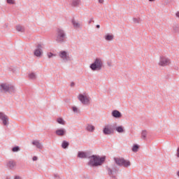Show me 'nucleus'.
<instances>
[{
    "mask_svg": "<svg viewBox=\"0 0 179 179\" xmlns=\"http://www.w3.org/2000/svg\"><path fill=\"white\" fill-rule=\"evenodd\" d=\"M89 154H87L86 152L79 151L78 152V157L80 159H89Z\"/></svg>",
    "mask_w": 179,
    "mask_h": 179,
    "instance_id": "obj_15",
    "label": "nucleus"
},
{
    "mask_svg": "<svg viewBox=\"0 0 179 179\" xmlns=\"http://www.w3.org/2000/svg\"><path fill=\"white\" fill-rule=\"evenodd\" d=\"M96 127L92 124H87L85 127V130L87 132H94Z\"/></svg>",
    "mask_w": 179,
    "mask_h": 179,
    "instance_id": "obj_17",
    "label": "nucleus"
},
{
    "mask_svg": "<svg viewBox=\"0 0 179 179\" xmlns=\"http://www.w3.org/2000/svg\"><path fill=\"white\" fill-rule=\"evenodd\" d=\"M62 148L63 149H68V148H69V142L66 141H63L62 143Z\"/></svg>",
    "mask_w": 179,
    "mask_h": 179,
    "instance_id": "obj_22",
    "label": "nucleus"
},
{
    "mask_svg": "<svg viewBox=\"0 0 179 179\" xmlns=\"http://www.w3.org/2000/svg\"><path fill=\"white\" fill-rule=\"evenodd\" d=\"M177 17H179V12L176 13Z\"/></svg>",
    "mask_w": 179,
    "mask_h": 179,
    "instance_id": "obj_42",
    "label": "nucleus"
},
{
    "mask_svg": "<svg viewBox=\"0 0 179 179\" xmlns=\"http://www.w3.org/2000/svg\"><path fill=\"white\" fill-rule=\"evenodd\" d=\"M14 179H22V178L19 176H16Z\"/></svg>",
    "mask_w": 179,
    "mask_h": 179,
    "instance_id": "obj_38",
    "label": "nucleus"
},
{
    "mask_svg": "<svg viewBox=\"0 0 179 179\" xmlns=\"http://www.w3.org/2000/svg\"><path fill=\"white\" fill-rule=\"evenodd\" d=\"M170 64H171V59H170V58L163 55L159 57V60L158 62V65L159 66H169Z\"/></svg>",
    "mask_w": 179,
    "mask_h": 179,
    "instance_id": "obj_6",
    "label": "nucleus"
},
{
    "mask_svg": "<svg viewBox=\"0 0 179 179\" xmlns=\"http://www.w3.org/2000/svg\"><path fill=\"white\" fill-rule=\"evenodd\" d=\"M17 31H20L21 33L24 32V27H22V25H17L16 27Z\"/></svg>",
    "mask_w": 179,
    "mask_h": 179,
    "instance_id": "obj_24",
    "label": "nucleus"
},
{
    "mask_svg": "<svg viewBox=\"0 0 179 179\" xmlns=\"http://www.w3.org/2000/svg\"><path fill=\"white\" fill-rule=\"evenodd\" d=\"M37 157H36V156H34V157H32V160L34 161V162H36V161H37Z\"/></svg>",
    "mask_w": 179,
    "mask_h": 179,
    "instance_id": "obj_36",
    "label": "nucleus"
},
{
    "mask_svg": "<svg viewBox=\"0 0 179 179\" xmlns=\"http://www.w3.org/2000/svg\"><path fill=\"white\" fill-rule=\"evenodd\" d=\"M147 136H148V131H146L145 130L143 131L141 133L142 139H144V141H146Z\"/></svg>",
    "mask_w": 179,
    "mask_h": 179,
    "instance_id": "obj_26",
    "label": "nucleus"
},
{
    "mask_svg": "<svg viewBox=\"0 0 179 179\" xmlns=\"http://www.w3.org/2000/svg\"><path fill=\"white\" fill-rule=\"evenodd\" d=\"M71 87H75V83L73 82H71L70 84Z\"/></svg>",
    "mask_w": 179,
    "mask_h": 179,
    "instance_id": "obj_35",
    "label": "nucleus"
},
{
    "mask_svg": "<svg viewBox=\"0 0 179 179\" xmlns=\"http://www.w3.org/2000/svg\"><path fill=\"white\" fill-rule=\"evenodd\" d=\"M6 167L9 170H15L16 167V162L14 160H10L6 162Z\"/></svg>",
    "mask_w": 179,
    "mask_h": 179,
    "instance_id": "obj_12",
    "label": "nucleus"
},
{
    "mask_svg": "<svg viewBox=\"0 0 179 179\" xmlns=\"http://www.w3.org/2000/svg\"><path fill=\"white\" fill-rule=\"evenodd\" d=\"M139 149V145L135 144L132 147V152H134V153H136Z\"/></svg>",
    "mask_w": 179,
    "mask_h": 179,
    "instance_id": "obj_29",
    "label": "nucleus"
},
{
    "mask_svg": "<svg viewBox=\"0 0 179 179\" xmlns=\"http://www.w3.org/2000/svg\"><path fill=\"white\" fill-rule=\"evenodd\" d=\"M111 115L112 117H113V118L117 119H120L122 117V114L121 113V112H120V110H113L111 113Z\"/></svg>",
    "mask_w": 179,
    "mask_h": 179,
    "instance_id": "obj_14",
    "label": "nucleus"
},
{
    "mask_svg": "<svg viewBox=\"0 0 179 179\" xmlns=\"http://www.w3.org/2000/svg\"><path fill=\"white\" fill-rule=\"evenodd\" d=\"M103 59L96 58L92 64H90V68L92 71H101L103 68Z\"/></svg>",
    "mask_w": 179,
    "mask_h": 179,
    "instance_id": "obj_4",
    "label": "nucleus"
},
{
    "mask_svg": "<svg viewBox=\"0 0 179 179\" xmlns=\"http://www.w3.org/2000/svg\"><path fill=\"white\" fill-rule=\"evenodd\" d=\"M78 100L84 105L90 104V97L83 94H80L78 96Z\"/></svg>",
    "mask_w": 179,
    "mask_h": 179,
    "instance_id": "obj_8",
    "label": "nucleus"
},
{
    "mask_svg": "<svg viewBox=\"0 0 179 179\" xmlns=\"http://www.w3.org/2000/svg\"><path fill=\"white\" fill-rule=\"evenodd\" d=\"M48 58H52V57H55V55H54L52 52H48Z\"/></svg>",
    "mask_w": 179,
    "mask_h": 179,
    "instance_id": "obj_33",
    "label": "nucleus"
},
{
    "mask_svg": "<svg viewBox=\"0 0 179 179\" xmlns=\"http://www.w3.org/2000/svg\"><path fill=\"white\" fill-rule=\"evenodd\" d=\"M28 78L30 80H36V79H37V75L36 73H29L28 74Z\"/></svg>",
    "mask_w": 179,
    "mask_h": 179,
    "instance_id": "obj_21",
    "label": "nucleus"
},
{
    "mask_svg": "<svg viewBox=\"0 0 179 179\" xmlns=\"http://www.w3.org/2000/svg\"><path fill=\"white\" fill-rule=\"evenodd\" d=\"M12 152H13L14 153H16V152H20V147H19V146H15V147H13V148H12Z\"/></svg>",
    "mask_w": 179,
    "mask_h": 179,
    "instance_id": "obj_30",
    "label": "nucleus"
},
{
    "mask_svg": "<svg viewBox=\"0 0 179 179\" xmlns=\"http://www.w3.org/2000/svg\"><path fill=\"white\" fill-rule=\"evenodd\" d=\"M53 179H59V176L58 174H55L53 176Z\"/></svg>",
    "mask_w": 179,
    "mask_h": 179,
    "instance_id": "obj_34",
    "label": "nucleus"
},
{
    "mask_svg": "<svg viewBox=\"0 0 179 179\" xmlns=\"http://www.w3.org/2000/svg\"><path fill=\"white\" fill-rule=\"evenodd\" d=\"M149 1V2H153V1H155V0H148Z\"/></svg>",
    "mask_w": 179,
    "mask_h": 179,
    "instance_id": "obj_43",
    "label": "nucleus"
},
{
    "mask_svg": "<svg viewBox=\"0 0 179 179\" xmlns=\"http://www.w3.org/2000/svg\"><path fill=\"white\" fill-rule=\"evenodd\" d=\"M104 38L106 41H113L114 40V35L108 34L105 35Z\"/></svg>",
    "mask_w": 179,
    "mask_h": 179,
    "instance_id": "obj_20",
    "label": "nucleus"
},
{
    "mask_svg": "<svg viewBox=\"0 0 179 179\" xmlns=\"http://www.w3.org/2000/svg\"><path fill=\"white\" fill-rule=\"evenodd\" d=\"M104 2V0H99V3H103Z\"/></svg>",
    "mask_w": 179,
    "mask_h": 179,
    "instance_id": "obj_40",
    "label": "nucleus"
},
{
    "mask_svg": "<svg viewBox=\"0 0 179 179\" xmlns=\"http://www.w3.org/2000/svg\"><path fill=\"white\" fill-rule=\"evenodd\" d=\"M107 65L108 66H111V62H108Z\"/></svg>",
    "mask_w": 179,
    "mask_h": 179,
    "instance_id": "obj_39",
    "label": "nucleus"
},
{
    "mask_svg": "<svg viewBox=\"0 0 179 179\" xmlns=\"http://www.w3.org/2000/svg\"><path fill=\"white\" fill-rule=\"evenodd\" d=\"M72 110L75 114H80V110L76 106H72Z\"/></svg>",
    "mask_w": 179,
    "mask_h": 179,
    "instance_id": "obj_25",
    "label": "nucleus"
},
{
    "mask_svg": "<svg viewBox=\"0 0 179 179\" xmlns=\"http://www.w3.org/2000/svg\"><path fill=\"white\" fill-rule=\"evenodd\" d=\"M32 145L34 146H36V148H37V149H40L41 150L43 148V144L41 143H40V141H38V140L33 141H32Z\"/></svg>",
    "mask_w": 179,
    "mask_h": 179,
    "instance_id": "obj_16",
    "label": "nucleus"
},
{
    "mask_svg": "<svg viewBox=\"0 0 179 179\" xmlns=\"http://www.w3.org/2000/svg\"><path fill=\"white\" fill-rule=\"evenodd\" d=\"M115 131L118 132L119 134H123V132H125V130L124 129V127L119 126L115 128Z\"/></svg>",
    "mask_w": 179,
    "mask_h": 179,
    "instance_id": "obj_23",
    "label": "nucleus"
},
{
    "mask_svg": "<svg viewBox=\"0 0 179 179\" xmlns=\"http://www.w3.org/2000/svg\"><path fill=\"white\" fill-rule=\"evenodd\" d=\"M133 22L134 23H141V18H133Z\"/></svg>",
    "mask_w": 179,
    "mask_h": 179,
    "instance_id": "obj_32",
    "label": "nucleus"
},
{
    "mask_svg": "<svg viewBox=\"0 0 179 179\" xmlns=\"http://www.w3.org/2000/svg\"><path fill=\"white\" fill-rule=\"evenodd\" d=\"M43 49V45L41 44H38L36 46V49L34 50V56L35 57H41V50Z\"/></svg>",
    "mask_w": 179,
    "mask_h": 179,
    "instance_id": "obj_13",
    "label": "nucleus"
},
{
    "mask_svg": "<svg viewBox=\"0 0 179 179\" xmlns=\"http://www.w3.org/2000/svg\"><path fill=\"white\" fill-rule=\"evenodd\" d=\"M96 29H100V24H96Z\"/></svg>",
    "mask_w": 179,
    "mask_h": 179,
    "instance_id": "obj_41",
    "label": "nucleus"
},
{
    "mask_svg": "<svg viewBox=\"0 0 179 179\" xmlns=\"http://www.w3.org/2000/svg\"><path fill=\"white\" fill-rule=\"evenodd\" d=\"M0 89L5 92L10 93V94H13V93H16V88L12 84H9L8 83H3L0 85Z\"/></svg>",
    "mask_w": 179,
    "mask_h": 179,
    "instance_id": "obj_3",
    "label": "nucleus"
},
{
    "mask_svg": "<svg viewBox=\"0 0 179 179\" xmlns=\"http://www.w3.org/2000/svg\"><path fill=\"white\" fill-rule=\"evenodd\" d=\"M92 22H93V23H94V20H93V18H92L89 22H88V24H90L92 23Z\"/></svg>",
    "mask_w": 179,
    "mask_h": 179,
    "instance_id": "obj_37",
    "label": "nucleus"
},
{
    "mask_svg": "<svg viewBox=\"0 0 179 179\" xmlns=\"http://www.w3.org/2000/svg\"><path fill=\"white\" fill-rule=\"evenodd\" d=\"M106 170L108 176H113L114 173H117V169H115V167L112 169L111 168L106 166Z\"/></svg>",
    "mask_w": 179,
    "mask_h": 179,
    "instance_id": "obj_19",
    "label": "nucleus"
},
{
    "mask_svg": "<svg viewBox=\"0 0 179 179\" xmlns=\"http://www.w3.org/2000/svg\"><path fill=\"white\" fill-rule=\"evenodd\" d=\"M88 159H90V161L88 162L87 165L90 167H97L99 166H101L106 160L104 157H100V156L97 155L90 156L88 157Z\"/></svg>",
    "mask_w": 179,
    "mask_h": 179,
    "instance_id": "obj_1",
    "label": "nucleus"
},
{
    "mask_svg": "<svg viewBox=\"0 0 179 179\" xmlns=\"http://www.w3.org/2000/svg\"><path fill=\"white\" fill-rule=\"evenodd\" d=\"M58 55L59 58L62 59L63 62H69V61H72L71 56H69V53L65 50L60 51Z\"/></svg>",
    "mask_w": 179,
    "mask_h": 179,
    "instance_id": "obj_7",
    "label": "nucleus"
},
{
    "mask_svg": "<svg viewBox=\"0 0 179 179\" xmlns=\"http://www.w3.org/2000/svg\"><path fill=\"white\" fill-rule=\"evenodd\" d=\"M6 3L8 5H16V1L15 0H6Z\"/></svg>",
    "mask_w": 179,
    "mask_h": 179,
    "instance_id": "obj_31",
    "label": "nucleus"
},
{
    "mask_svg": "<svg viewBox=\"0 0 179 179\" xmlns=\"http://www.w3.org/2000/svg\"><path fill=\"white\" fill-rule=\"evenodd\" d=\"M72 5L73 6H79L80 5V0H73Z\"/></svg>",
    "mask_w": 179,
    "mask_h": 179,
    "instance_id": "obj_27",
    "label": "nucleus"
},
{
    "mask_svg": "<svg viewBox=\"0 0 179 179\" xmlns=\"http://www.w3.org/2000/svg\"><path fill=\"white\" fill-rule=\"evenodd\" d=\"M55 134L57 136H65V135H66V129L64 128L57 129L55 131Z\"/></svg>",
    "mask_w": 179,
    "mask_h": 179,
    "instance_id": "obj_11",
    "label": "nucleus"
},
{
    "mask_svg": "<svg viewBox=\"0 0 179 179\" xmlns=\"http://www.w3.org/2000/svg\"><path fill=\"white\" fill-rule=\"evenodd\" d=\"M114 160H115V163L117 166H120V167L128 168L131 166V162L126 160L124 158L115 157Z\"/></svg>",
    "mask_w": 179,
    "mask_h": 179,
    "instance_id": "obj_5",
    "label": "nucleus"
},
{
    "mask_svg": "<svg viewBox=\"0 0 179 179\" xmlns=\"http://www.w3.org/2000/svg\"><path fill=\"white\" fill-rule=\"evenodd\" d=\"M66 32L62 28H57L56 30V36L55 40L57 43H59L62 44V43H65L66 41Z\"/></svg>",
    "mask_w": 179,
    "mask_h": 179,
    "instance_id": "obj_2",
    "label": "nucleus"
},
{
    "mask_svg": "<svg viewBox=\"0 0 179 179\" xmlns=\"http://www.w3.org/2000/svg\"><path fill=\"white\" fill-rule=\"evenodd\" d=\"M57 122H58V124H60V125H65V121L64 120V119H62V117L57 118Z\"/></svg>",
    "mask_w": 179,
    "mask_h": 179,
    "instance_id": "obj_28",
    "label": "nucleus"
},
{
    "mask_svg": "<svg viewBox=\"0 0 179 179\" xmlns=\"http://www.w3.org/2000/svg\"><path fill=\"white\" fill-rule=\"evenodd\" d=\"M103 132L104 135H111L114 134V130L113 129V127L111 125H106L103 129Z\"/></svg>",
    "mask_w": 179,
    "mask_h": 179,
    "instance_id": "obj_9",
    "label": "nucleus"
},
{
    "mask_svg": "<svg viewBox=\"0 0 179 179\" xmlns=\"http://www.w3.org/2000/svg\"><path fill=\"white\" fill-rule=\"evenodd\" d=\"M0 120H1L3 125H9V119L8 118V116L2 112L0 113Z\"/></svg>",
    "mask_w": 179,
    "mask_h": 179,
    "instance_id": "obj_10",
    "label": "nucleus"
},
{
    "mask_svg": "<svg viewBox=\"0 0 179 179\" xmlns=\"http://www.w3.org/2000/svg\"><path fill=\"white\" fill-rule=\"evenodd\" d=\"M71 23H72L74 29H80V27H82V24L79 23V22L75 20V19H73L71 20Z\"/></svg>",
    "mask_w": 179,
    "mask_h": 179,
    "instance_id": "obj_18",
    "label": "nucleus"
}]
</instances>
